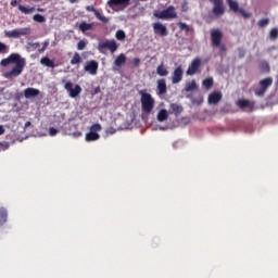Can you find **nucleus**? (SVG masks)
<instances>
[{"label":"nucleus","mask_w":278,"mask_h":278,"mask_svg":"<svg viewBox=\"0 0 278 278\" xmlns=\"http://www.w3.org/2000/svg\"><path fill=\"white\" fill-rule=\"evenodd\" d=\"M185 90L186 92H192V90H197V81L192 80L188 83Z\"/></svg>","instance_id":"nucleus-31"},{"label":"nucleus","mask_w":278,"mask_h":278,"mask_svg":"<svg viewBox=\"0 0 278 278\" xmlns=\"http://www.w3.org/2000/svg\"><path fill=\"white\" fill-rule=\"evenodd\" d=\"M47 47H49V41H46L41 49H39V53H45L47 51Z\"/></svg>","instance_id":"nucleus-43"},{"label":"nucleus","mask_w":278,"mask_h":278,"mask_svg":"<svg viewBox=\"0 0 278 278\" xmlns=\"http://www.w3.org/2000/svg\"><path fill=\"white\" fill-rule=\"evenodd\" d=\"M40 94V90L36 88L28 87L24 90L25 99H34Z\"/></svg>","instance_id":"nucleus-19"},{"label":"nucleus","mask_w":278,"mask_h":278,"mask_svg":"<svg viewBox=\"0 0 278 278\" xmlns=\"http://www.w3.org/2000/svg\"><path fill=\"white\" fill-rule=\"evenodd\" d=\"M10 64H15V66L10 71L3 74L5 79H12L14 77H18L22 75L23 71H25V66L27 65V61L21 58L18 53H12L7 59H2L0 62L1 66H10Z\"/></svg>","instance_id":"nucleus-1"},{"label":"nucleus","mask_w":278,"mask_h":278,"mask_svg":"<svg viewBox=\"0 0 278 278\" xmlns=\"http://www.w3.org/2000/svg\"><path fill=\"white\" fill-rule=\"evenodd\" d=\"M167 87H166V80L165 79H159L157 80V93L159 94H166Z\"/></svg>","instance_id":"nucleus-21"},{"label":"nucleus","mask_w":278,"mask_h":278,"mask_svg":"<svg viewBox=\"0 0 278 278\" xmlns=\"http://www.w3.org/2000/svg\"><path fill=\"white\" fill-rule=\"evenodd\" d=\"M132 64H134V66H140V59L135 58V59L132 60Z\"/></svg>","instance_id":"nucleus-44"},{"label":"nucleus","mask_w":278,"mask_h":278,"mask_svg":"<svg viewBox=\"0 0 278 278\" xmlns=\"http://www.w3.org/2000/svg\"><path fill=\"white\" fill-rule=\"evenodd\" d=\"M85 71L89 75H97V71H99V63L94 60L89 61L85 66Z\"/></svg>","instance_id":"nucleus-17"},{"label":"nucleus","mask_w":278,"mask_h":278,"mask_svg":"<svg viewBox=\"0 0 278 278\" xmlns=\"http://www.w3.org/2000/svg\"><path fill=\"white\" fill-rule=\"evenodd\" d=\"M87 42L85 40H80L78 43H77V50L78 51H84V49H86L87 47Z\"/></svg>","instance_id":"nucleus-38"},{"label":"nucleus","mask_w":278,"mask_h":278,"mask_svg":"<svg viewBox=\"0 0 278 278\" xmlns=\"http://www.w3.org/2000/svg\"><path fill=\"white\" fill-rule=\"evenodd\" d=\"M40 64H42V66H48V68H55V62L48 56L41 58Z\"/></svg>","instance_id":"nucleus-22"},{"label":"nucleus","mask_w":278,"mask_h":278,"mask_svg":"<svg viewBox=\"0 0 278 278\" xmlns=\"http://www.w3.org/2000/svg\"><path fill=\"white\" fill-rule=\"evenodd\" d=\"M203 86L204 88H206L207 90H210V88H212L214 86V79L213 78H206L203 80Z\"/></svg>","instance_id":"nucleus-34"},{"label":"nucleus","mask_w":278,"mask_h":278,"mask_svg":"<svg viewBox=\"0 0 278 278\" xmlns=\"http://www.w3.org/2000/svg\"><path fill=\"white\" fill-rule=\"evenodd\" d=\"M5 134V128L0 125V136H3Z\"/></svg>","instance_id":"nucleus-48"},{"label":"nucleus","mask_w":278,"mask_h":278,"mask_svg":"<svg viewBox=\"0 0 278 278\" xmlns=\"http://www.w3.org/2000/svg\"><path fill=\"white\" fill-rule=\"evenodd\" d=\"M98 131H101V124H93L91 125L89 132L86 134V141L87 142H94V140H99L101 136Z\"/></svg>","instance_id":"nucleus-8"},{"label":"nucleus","mask_w":278,"mask_h":278,"mask_svg":"<svg viewBox=\"0 0 278 278\" xmlns=\"http://www.w3.org/2000/svg\"><path fill=\"white\" fill-rule=\"evenodd\" d=\"M18 10L23 14H34V12H36V8H34V7L26 8V7L22 5V4H18Z\"/></svg>","instance_id":"nucleus-29"},{"label":"nucleus","mask_w":278,"mask_h":278,"mask_svg":"<svg viewBox=\"0 0 278 278\" xmlns=\"http://www.w3.org/2000/svg\"><path fill=\"white\" fill-rule=\"evenodd\" d=\"M262 70H263L265 73H270V65L268 64V62H263V63H262Z\"/></svg>","instance_id":"nucleus-41"},{"label":"nucleus","mask_w":278,"mask_h":278,"mask_svg":"<svg viewBox=\"0 0 278 278\" xmlns=\"http://www.w3.org/2000/svg\"><path fill=\"white\" fill-rule=\"evenodd\" d=\"M269 38H270L271 40H277V38H278V29H277V28H273V29L270 30V33H269Z\"/></svg>","instance_id":"nucleus-37"},{"label":"nucleus","mask_w":278,"mask_h":278,"mask_svg":"<svg viewBox=\"0 0 278 278\" xmlns=\"http://www.w3.org/2000/svg\"><path fill=\"white\" fill-rule=\"evenodd\" d=\"M79 29H80V31H83V34H86V31H90V30L94 29V24H92V23L88 24L86 22H81L79 24Z\"/></svg>","instance_id":"nucleus-25"},{"label":"nucleus","mask_w":278,"mask_h":278,"mask_svg":"<svg viewBox=\"0 0 278 278\" xmlns=\"http://www.w3.org/2000/svg\"><path fill=\"white\" fill-rule=\"evenodd\" d=\"M199 68H201V59L195 58V59H193L191 64L188 66L186 74L190 75V76L197 75V73H199Z\"/></svg>","instance_id":"nucleus-12"},{"label":"nucleus","mask_w":278,"mask_h":278,"mask_svg":"<svg viewBox=\"0 0 278 278\" xmlns=\"http://www.w3.org/2000/svg\"><path fill=\"white\" fill-rule=\"evenodd\" d=\"M81 62H84V59H81V55H79V53L76 52L71 60L72 66H79Z\"/></svg>","instance_id":"nucleus-27"},{"label":"nucleus","mask_w":278,"mask_h":278,"mask_svg":"<svg viewBox=\"0 0 278 278\" xmlns=\"http://www.w3.org/2000/svg\"><path fill=\"white\" fill-rule=\"evenodd\" d=\"M126 62H127V56H125L124 53H121L119 55L116 56V59L114 61V65L121 67Z\"/></svg>","instance_id":"nucleus-26"},{"label":"nucleus","mask_w":278,"mask_h":278,"mask_svg":"<svg viewBox=\"0 0 278 278\" xmlns=\"http://www.w3.org/2000/svg\"><path fill=\"white\" fill-rule=\"evenodd\" d=\"M130 1L131 0H109L108 5L112 10H114V8H118L121 5H122V8H127L129 5Z\"/></svg>","instance_id":"nucleus-16"},{"label":"nucleus","mask_w":278,"mask_h":278,"mask_svg":"<svg viewBox=\"0 0 278 278\" xmlns=\"http://www.w3.org/2000/svg\"><path fill=\"white\" fill-rule=\"evenodd\" d=\"M141 96V110L144 114H151L153 112V108H155V100L151 96V93H147L144 90L139 91Z\"/></svg>","instance_id":"nucleus-2"},{"label":"nucleus","mask_w":278,"mask_h":278,"mask_svg":"<svg viewBox=\"0 0 278 278\" xmlns=\"http://www.w3.org/2000/svg\"><path fill=\"white\" fill-rule=\"evenodd\" d=\"M211 40L213 47H220L223 42V31H220V29H213L211 31Z\"/></svg>","instance_id":"nucleus-11"},{"label":"nucleus","mask_w":278,"mask_h":278,"mask_svg":"<svg viewBox=\"0 0 278 278\" xmlns=\"http://www.w3.org/2000/svg\"><path fill=\"white\" fill-rule=\"evenodd\" d=\"M30 47H34V49H38V47H40V42L31 43Z\"/></svg>","instance_id":"nucleus-49"},{"label":"nucleus","mask_w":278,"mask_h":278,"mask_svg":"<svg viewBox=\"0 0 278 278\" xmlns=\"http://www.w3.org/2000/svg\"><path fill=\"white\" fill-rule=\"evenodd\" d=\"M170 114H175V116H179L181 112H184V106L177 104V103H172L170 104Z\"/></svg>","instance_id":"nucleus-23"},{"label":"nucleus","mask_w":278,"mask_h":278,"mask_svg":"<svg viewBox=\"0 0 278 278\" xmlns=\"http://www.w3.org/2000/svg\"><path fill=\"white\" fill-rule=\"evenodd\" d=\"M101 92V87H97L94 90H93V94H99Z\"/></svg>","instance_id":"nucleus-47"},{"label":"nucleus","mask_w":278,"mask_h":278,"mask_svg":"<svg viewBox=\"0 0 278 278\" xmlns=\"http://www.w3.org/2000/svg\"><path fill=\"white\" fill-rule=\"evenodd\" d=\"M258 27L264 28L267 27V25H270L269 18H262L257 22Z\"/></svg>","instance_id":"nucleus-35"},{"label":"nucleus","mask_w":278,"mask_h":278,"mask_svg":"<svg viewBox=\"0 0 278 278\" xmlns=\"http://www.w3.org/2000/svg\"><path fill=\"white\" fill-rule=\"evenodd\" d=\"M181 79H184V67L177 66L172 75V84H179V81H181Z\"/></svg>","instance_id":"nucleus-14"},{"label":"nucleus","mask_w":278,"mask_h":278,"mask_svg":"<svg viewBox=\"0 0 278 278\" xmlns=\"http://www.w3.org/2000/svg\"><path fill=\"white\" fill-rule=\"evenodd\" d=\"M191 102L193 105H201V103H203V98L202 97L192 98Z\"/></svg>","instance_id":"nucleus-40"},{"label":"nucleus","mask_w":278,"mask_h":278,"mask_svg":"<svg viewBox=\"0 0 278 278\" xmlns=\"http://www.w3.org/2000/svg\"><path fill=\"white\" fill-rule=\"evenodd\" d=\"M31 34V29L24 28L22 30L20 29H13V30H5L4 36L7 38H21V36H29Z\"/></svg>","instance_id":"nucleus-9"},{"label":"nucleus","mask_w":278,"mask_h":278,"mask_svg":"<svg viewBox=\"0 0 278 278\" xmlns=\"http://www.w3.org/2000/svg\"><path fill=\"white\" fill-rule=\"evenodd\" d=\"M70 3H77V0H70Z\"/></svg>","instance_id":"nucleus-51"},{"label":"nucleus","mask_w":278,"mask_h":278,"mask_svg":"<svg viewBox=\"0 0 278 278\" xmlns=\"http://www.w3.org/2000/svg\"><path fill=\"white\" fill-rule=\"evenodd\" d=\"M237 105L238 108H240V110L248 109L249 112H253L255 108V102H252L251 100L240 99L237 101Z\"/></svg>","instance_id":"nucleus-15"},{"label":"nucleus","mask_w":278,"mask_h":278,"mask_svg":"<svg viewBox=\"0 0 278 278\" xmlns=\"http://www.w3.org/2000/svg\"><path fill=\"white\" fill-rule=\"evenodd\" d=\"M258 86H260V89L255 90V94L256 97H264V94L268 92V89L270 88V86H273V77H267L260 80Z\"/></svg>","instance_id":"nucleus-6"},{"label":"nucleus","mask_w":278,"mask_h":278,"mask_svg":"<svg viewBox=\"0 0 278 278\" xmlns=\"http://www.w3.org/2000/svg\"><path fill=\"white\" fill-rule=\"evenodd\" d=\"M86 11L93 12L96 18H98V21H101V23H108V17L103 16L101 12L97 11L93 5L86 7Z\"/></svg>","instance_id":"nucleus-18"},{"label":"nucleus","mask_w":278,"mask_h":278,"mask_svg":"<svg viewBox=\"0 0 278 278\" xmlns=\"http://www.w3.org/2000/svg\"><path fill=\"white\" fill-rule=\"evenodd\" d=\"M156 73L160 75V77H166L168 75V70L166 66H164V64H161L157 66Z\"/></svg>","instance_id":"nucleus-30"},{"label":"nucleus","mask_w":278,"mask_h":278,"mask_svg":"<svg viewBox=\"0 0 278 278\" xmlns=\"http://www.w3.org/2000/svg\"><path fill=\"white\" fill-rule=\"evenodd\" d=\"M9 52H10V46L0 41V55H3Z\"/></svg>","instance_id":"nucleus-33"},{"label":"nucleus","mask_w":278,"mask_h":278,"mask_svg":"<svg viewBox=\"0 0 278 278\" xmlns=\"http://www.w3.org/2000/svg\"><path fill=\"white\" fill-rule=\"evenodd\" d=\"M213 3V14L215 16H223L225 14V7L223 5V0H210Z\"/></svg>","instance_id":"nucleus-13"},{"label":"nucleus","mask_w":278,"mask_h":278,"mask_svg":"<svg viewBox=\"0 0 278 278\" xmlns=\"http://www.w3.org/2000/svg\"><path fill=\"white\" fill-rule=\"evenodd\" d=\"M219 51H222V52L227 51V46L226 45L219 46Z\"/></svg>","instance_id":"nucleus-45"},{"label":"nucleus","mask_w":278,"mask_h":278,"mask_svg":"<svg viewBox=\"0 0 278 278\" xmlns=\"http://www.w3.org/2000/svg\"><path fill=\"white\" fill-rule=\"evenodd\" d=\"M178 27L181 31H187V34L189 31H192V28L190 26H188V24L184 23V22H180L178 23Z\"/></svg>","instance_id":"nucleus-32"},{"label":"nucleus","mask_w":278,"mask_h":278,"mask_svg":"<svg viewBox=\"0 0 278 278\" xmlns=\"http://www.w3.org/2000/svg\"><path fill=\"white\" fill-rule=\"evenodd\" d=\"M153 17L159 18L161 21H168V20L177 18V11L175 10V8L173 5H169L163 11H155L153 13Z\"/></svg>","instance_id":"nucleus-3"},{"label":"nucleus","mask_w":278,"mask_h":278,"mask_svg":"<svg viewBox=\"0 0 278 278\" xmlns=\"http://www.w3.org/2000/svg\"><path fill=\"white\" fill-rule=\"evenodd\" d=\"M8 223V210L4 207L0 208V227L1 225H5Z\"/></svg>","instance_id":"nucleus-28"},{"label":"nucleus","mask_w":278,"mask_h":278,"mask_svg":"<svg viewBox=\"0 0 278 278\" xmlns=\"http://www.w3.org/2000/svg\"><path fill=\"white\" fill-rule=\"evenodd\" d=\"M11 5H12V8H16V5H18V1L12 0Z\"/></svg>","instance_id":"nucleus-46"},{"label":"nucleus","mask_w":278,"mask_h":278,"mask_svg":"<svg viewBox=\"0 0 278 278\" xmlns=\"http://www.w3.org/2000/svg\"><path fill=\"white\" fill-rule=\"evenodd\" d=\"M33 20L35 21V23H45V21H47V18H45V16L40 14H35L33 16Z\"/></svg>","instance_id":"nucleus-36"},{"label":"nucleus","mask_w":278,"mask_h":278,"mask_svg":"<svg viewBox=\"0 0 278 278\" xmlns=\"http://www.w3.org/2000/svg\"><path fill=\"white\" fill-rule=\"evenodd\" d=\"M222 99L223 93L215 91L208 96V103L210 105H216Z\"/></svg>","instance_id":"nucleus-20"},{"label":"nucleus","mask_w":278,"mask_h":278,"mask_svg":"<svg viewBox=\"0 0 278 278\" xmlns=\"http://www.w3.org/2000/svg\"><path fill=\"white\" fill-rule=\"evenodd\" d=\"M153 27V31L156 36H161V38H164L166 36H168V28H166V25L156 22L154 24H152Z\"/></svg>","instance_id":"nucleus-10"},{"label":"nucleus","mask_w":278,"mask_h":278,"mask_svg":"<svg viewBox=\"0 0 278 278\" xmlns=\"http://www.w3.org/2000/svg\"><path fill=\"white\" fill-rule=\"evenodd\" d=\"M156 118L159 121V123H164V121L168 119V111L165 109H162L159 111Z\"/></svg>","instance_id":"nucleus-24"},{"label":"nucleus","mask_w":278,"mask_h":278,"mask_svg":"<svg viewBox=\"0 0 278 278\" xmlns=\"http://www.w3.org/2000/svg\"><path fill=\"white\" fill-rule=\"evenodd\" d=\"M30 126H31V122H26L24 125L25 129H27V127H30Z\"/></svg>","instance_id":"nucleus-50"},{"label":"nucleus","mask_w":278,"mask_h":278,"mask_svg":"<svg viewBox=\"0 0 278 278\" xmlns=\"http://www.w3.org/2000/svg\"><path fill=\"white\" fill-rule=\"evenodd\" d=\"M64 84V88L65 90L68 92L71 99H77V97H79L81 94V86L79 85H75L73 88V83L71 81H66V80H62Z\"/></svg>","instance_id":"nucleus-7"},{"label":"nucleus","mask_w":278,"mask_h":278,"mask_svg":"<svg viewBox=\"0 0 278 278\" xmlns=\"http://www.w3.org/2000/svg\"><path fill=\"white\" fill-rule=\"evenodd\" d=\"M226 1H227L229 9L235 14L239 13V14H241V16L243 18H251V16H253V14H251L250 12H247V10L240 9V4L238 3V1H236V0H226Z\"/></svg>","instance_id":"nucleus-4"},{"label":"nucleus","mask_w":278,"mask_h":278,"mask_svg":"<svg viewBox=\"0 0 278 278\" xmlns=\"http://www.w3.org/2000/svg\"><path fill=\"white\" fill-rule=\"evenodd\" d=\"M58 135V129H55L54 127H50L49 128V136H56Z\"/></svg>","instance_id":"nucleus-42"},{"label":"nucleus","mask_w":278,"mask_h":278,"mask_svg":"<svg viewBox=\"0 0 278 278\" xmlns=\"http://www.w3.org/2000/svg\"><path fill=\"white\" fill-rule=\"evenodd\" d=\"M125 31L123 30H117L115 34V38H117L118 40H125Z\"/></svg>","instance_id":"nucleus-39"},{"label":"nucleus","mask_w":278,"mask_h":278,"mask_svg":"<svg viewBox=\"0 0 278 278\" xmlns=\"http://www.w3.org/2000/svg\"><path fill=\"white\" fill-rule=\"evenodd\" d=\"M105 49H108L111 53H116V51H118V43H116V40L111 39L98 45V50L100 53H104Z\"/></svg>","instance_id":"nucleus-5"}]
</instances>
